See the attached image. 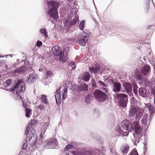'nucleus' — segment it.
Returning <instances> with one entry per match:
<instances>
[{"label": "nucleus", "mask_w": 155, "mask_h": 155, "mask_svg": "<svg viewBox=\"0 0 155 155\" xmlns=\"http://www.w3.org/2000/svg\"><path fill=\"white\" fill-rule=\"evenodd\" d=\"M16 65V63H15L13 64V67H15V66Z\"/></svg>", "instance_id": "338daca9"}, {"label": "nucleus", "mask_w": 155, "mask_h": 155, "mask_svg": "<svg viewBox=\"0 0 155 155\" xmlns=\"http://www.w3.org/2000/svg\"><path fill=\"white\" fill-rule=\"evenodd\" d=\"M29 132V128L28 127H27L25 130V135H26V136L28 134Z\"/></svg>", "instance_id": "8fccbe9b"}, {"label": "nucleus", "mask_w": 155, "mask_h": 155, "mask_svg": "<svg viewBox=\"0 0 155 155\" xmlns=\"http://www.w3.org/2000/svg\"><path fill=\"white\" fill-rule=\"evenodd\" d=\"M81 79L85 82L89 81L90 78V74L88 71L84 72L80 75Z\"/></svg>", "instance_id": "ddd939ff"}, {"label": "nucleus", "mask_w": 155, "mask_h": 155, "mask_svg": "<svg viewBox=\"0 0 155 155\" xmlns=\"http://www.w3.org/2000/svg\"><path fill=\"white\" fill-rule=\"evenodd\" d=\"M89 95H87V96H86V98H85V99H86V100H87V99H88V98H89Z\"/></svg>", "instance_id": "052dcab7"}, {"label": "nucleus", "mask_w": 155, "mask_h": 155, "mask_svg": "<svg viewBox=\"0 0 155 155\" xmlns=\"http://www.w3.org/2000/svg\"><path fill=\"white\" fill-rule=\"evenodd\" d=\"M152 2L153 3V6H154V7L155 8V5L154 4V2H153V0H152Z\"/></svg>", "instance_id": "e2e57ef3"}, {"label": "nucleus", "mask_w": 155, "mask_h": 155, "mask_svg": "<svg viewBox=\"0 0 155 155\" xmlns=\"http://www.w3.org/2000/svg\"><path fill=\"white\" fill-rule=\"evenodd\" d=\"M25 85L23 84V85H21L20 87V91L21 92H24L25 91Z\"/></svg>", "instance_id": "37998d69"}, {"label": "nucleus", "mask_w": 155, "mask_h": 155, "mask_svg": "<svg viewBox=\"0 0 155 155\" xmlns=\"http://www.w3.org/2000/svg\"><path fill=\"white\" fill-rule=\"evenodd\" d=\"M35 130L32 129L30 133L29 137L28 140L30 141L32 139V142L30 143V145L33 147H35L37 145V141L38 139V137L37 136H35Z\"/></svg>", "instance_id": "0eeeda50"}, {"label": "nucleus", "mask_w": 155, "mask_h": 155, "mask_svg": "<svg viewBox=\"0 0 155 155\" xmlns=\"http://www.w3.org/2000/svg\"><path fill=\"white\" fill-rule=\"evenodd\" d=\"M123 86L126 90L127 92L130 95L133 94L132 93V86L131 84L126 82H123L122 84Z\"/></svg>", "instance_id": "f8f14e48"}, {"label": "nucleus", "mask_w": 155, "mask_h": 155, "mask_svg": "<svg viewBox=\"0 0 155 155\" xmlns=\"http://www.w3.org/2000/svg\"><path fill=\"white\" fill-rule=\"evenodd\" d=\"M72 153L74 155H104L102 153L101 150L98 149L94 150L78 149L76 151H73Z\"/></svg>", "instance_id": "7ed1b4c3"}, {"label": "nucleus", "mask_w": 155, "mask_h": 155, "mask_svg": "<svg viewBox=\"0 0 155 155\" xmlns=\"http://www.w3.org/2000/svg\"><path fill=\"white\" fill-rule=\"evenodd\" d=\"M27 142V139H25V142L23 143L22 148V150H25L26 149L28 146Z\"/></svg>", "instance_id": "58836bf2"}, {"label": "nucleus", "mask_w": 155, "mask_h": 155, "mask_svg": "<svg viewBox=\"0 0 155 155\" xmlns=\"http://www.w3.org/2000/svg\"><path fill=\"white\" fill-rule=\"evenodd\" d=\"M91 86L95 88H98V86L97 84V80L96 81L94 79H91Z\"/></svg>", "instance_id": "bb28decb"}, {"label": "nucleus", "mask_w": 155, "mask_h": 155, "mask_svg": "<svg viewBox=\"0 0 155 155\" xmlns=\"http://www.w3.org/2000/svg\"><path fill=\"white\" fill-rule=\"evenodd\" d=\"M5 63V61H0V64H3Z\"/></svg>", "instance_id": "bf43d9fd"}, {"label": "nucleus", "mask_w": 155, "mask_h": 155, "mask_svg": "<svg viewBox=\"0 0 155 155\" xmlns=\"http://www.w3.org/2000/svg\"><path fill=\"white\" fill-rule=\"evenodd\" d=\"M58 143V142L56 138H51L47 140L46 146L51 149L56 148Z\"/></svg>", "instance_id": "1a4fd4ad"}, {"label": "nucleus", "mask_w": 155, "mask_h": 155, "mask_svg": "<svg viewBox=\"0 0 155 155\" xmlns=\"http://www.w3.org/2000/svg\"><path fill=\"white\" fill-rule=\"evenodd\" d=\"M48 6H50L51 8L48 11V18L53 24H55L59 18L58 9L59 5L58 2H55L54 0H46Z\"/></svg>", "instance_id": "f03ea898"}, {"label": "nucleus", "mask_w": 155, "mask_h": 155, "mask_svg": "<svg viewBox=\"0 0 155 155\" xmlns=\"http://www.w3.org/2000/svg\"><path fill=\"white\" fill-rule=\"evenodd\" d=\"M73 148H75L74 147V146L73 144H71L70 143V144H68L65 147L64 149V151H67L70 149H72Z\"/></svg>", "instance_id": "2f4dec72"}, {"label": "nucleus", "mask_w": 155, "mask_h": 155, "mask_svg": "<svg viewBox=\"0 0 155 155\" xmlns=\"http://www.w3.org/2000/svg\"><path fill=\"white\" fill-rule=\"evenodd\" d=\"M117 98L119 100L120 106L126 107L128 102V96L124 94H119L116 96Z\"/></svg>", "instance_id": "423d86ee"}, {"label": "nucleus", "mask_w": 155, "mask_h": 155, "mask_svg": "<svg viewBox=\"0 0 155 155\" xmlns=\"http://www.w3.org/2000/svg\"><path fill=\"white\" fill-rule=\"evenodd\" d=\"M41 97L42 101L43 103L46 104L48 103V101L47 99V96L45 95H42Z\"/></svg>", "instance_id": "c756f323"}, {"label": "nucleus", "mask_w": 155, "mask_h": 155, "mask_svg": "<svg viewBox=\"0 0 155 155\" xmlns=\"http://www.w3.org/2000/svg\"><path fill=\"white\" fill-rule=\"evenodd\" d=\"M109 82L111 84H114V83H115L114 82L113 80L111 79H109L108 80Z\"/></svg>", "instance_id": "5fc2aeb1"}, {"label": "nucleus", "mask_w": 155, "mask_h": 155, "mask_svg": "<svg viewBox=\"0 0 155 155\" xmlns=\"http://www.w3.org/2000/svg\"><path fill=\"white\" fill-rule=\"evenodd\" d=\"M88 86L86 84L80 85L78 86V91L79 92L88 90Z\"/></svg>", "instance_id": "a211bd4d"}, {"label": "nucleus", "mask_w": 155, "mask_h": 155, "mask_svg": "<svg viewBox=\"0 0 155 155\" xmlns=\"http://www.w3.org/2000/svg\"><path fill=\"white\" fill-rule=\"evenodd\" d=\"M64 25L68 28H70V26L72 25L70 20H68V19L65 20L64 22Z\"/></svg>", "instance_id": "c85d7f7f"}, {"label": "nucleus", "mask_w": 155, "mask_h": 155, "mask_svg": "<svg viewBox=\"0 0 155 155\" xmlns=\"http://www.w3.org/2000/svg\"><path fill=\"white\" fill-rule=\"evenodd\" d=\"M42 45V42L40 41H38L36 43V45L38 47L41 46Z\"/></svg>", "instance_id": "c03bdc74"}, {"label": "nucleus", "mask_w": 155, "mask_h": 155, "mask_svg": "<svg viewBox=\"0 0 155 155\" xmlns=\"http://www.w3.org/2000/svg\"><path fill=\"white\" fill-rule=\"evenodd\" d=\"M67 92H68L67 87L66 86H64V87L63 93H67Z\"/></svg>", "instance_id": "864d4df0"}, {"label": "nucleus", "mask_w": 155, "mask_h": 155, "mask_svg": "<svg viewBox=\"0 0 155 155\" xmlns=\"http://www.w3.org/2000/svg\"><path fill=\"white\" fill-rule=\"evenodd\" d=\"M138 92L140 96L143 97H147V90L145 87H142L139 88Z\"/></svg>", "instance_id": "f3484780"}, {"label": "nucleus", "mask_w": 155, "mask_h": 155, "mask_svg": "<svg viewBox=\"0 0 155 155\" xmlns=\"http://www.w3.org/2000/svg\"><path fill=\"white\" fill-rule=\"evenodd\" d=\"M4 57H5V56H0V58H4Z\"/></svg>", "instance_id": "69168bd1"}, {"label": "nucleus", "mask_w": 155, "mask_h": 155, "mask_svg": "<svg viewBox=\"0 0 155 155\" xmlns=\"http://www.w3.org/2000/svg\"><path fill=\"white\" fill-rule=\"evenodd\" d=\"M149 90L150 92L155 96V83L152 84L149 87Z\"/></svg>", "instance_id": "5701e85b"}, {"label": "nucleus", "mask_w": 155, "mask_h": 155, "mask_svg": "<svg viewBox=\"0 0 155 155\" xmlns=\"http://www.w3.org/2000/svg\"><path fill=\"white\" fill-rule=\"evenodd\" d=\"M70 143L71 144H73L74 146V145L77 146L78 145V143L75 142H71Z\"/></svg>", "instance_id": "6e6d98bb"}, {"label": "nucleus", "mask_w": 155, "mask_h": 155, "mask_svg": "<svg viewBox=\"0 0 155 155\" xmlns=\"http://www.w3.org/2000/svg\"><path fill=\"white\" fill-rule=\"evenodd\" d=\"M90 33L84 32L81 34L78 38L79 43L80 45L84 46L89 39V36Z\"/></svg>", "instance_id": "6e6552de"}, {"label": "nucleus", "mask_w": 155, "mask_h": 155, "mask_svg": "<svg viewBox=\"0 0 155 155\" xmlns=\"http://www.w3.org/2000/svg\"><path fill=\"white\" fill-rule=\"evenodd\" d=\"M69 65L72 68V69H74L76 67L75 63L73 61H71L69 63Z\"/></svg>", "instance_id": "ea45409f"}, {"label": "nucleus", "mask_w": 155, "mask_h": 155, "mask_svg": "<svg viewBox=\"0 0 155 155\" xmlns=\"http://www.w3.org/2000/svg\"><path fill=\"white\" fill-rule=\"evenodd\" d=\"M97 82L98 86V87L99 86L102 87H107L108 86L107 85L105 84L104 82L100 80H97Z\"/></svg>", "instance_id": "393cba45"}, {"label": "nucleus", "mask_w": 155, "mask_h": 155, "mask_svg": "<svg viewBox=\"0 0 155 155\" xmlns=\"http://www.w3.org/2000/svg\"><path fill=\"white\" fill-rule=\"evenodd\" d=\"M103 90L104 91L106 92L107 91V89L106 88H103Z\"/></svg>", "instance_id": "13d9d810"}, {"label": "nucleus", "mask_w": 155, "mask_h": 155, "mask_svg": "<svg viewBox=\"0 0 155 155\" xmlns=\"http://www.w3.org/2000/svg\"><path fill=\"white\" fill-rule=\"evenodd\" d=\"M51 51H52V54L55 56H59V60L61 62L63 63L65 62L67 59V56L63 58L62 55L63 54L62 53V49L58 45H56L53 46L51 49Z\"/></svg>", "instance_id": "20e7f679"}, {"label": "nucleus", "mask_w": 155, "mask_h": 155, "mask_svg": "<svg viewBox=\"0 0 155 155\" xmlns=\"http://www.w3.org/2000/svg\"><path fill=\"white\" fill-rule=\"evenodd\" d=\"M121 84L119 82H115L113 84L112 91L116 93L120 92L121 91Z\"/></svg>", "instance_id": "dca6fc26"}, {"label": "nucleus", "mask_w": 155, "mask_h": 155, "mask_svg": "<svg viewBox=\"0 0 155 155\" xmlns=\"http://www.w3.org/2000/svg\"><path fill=\"white\" fill-rule=\"evenodd\" d=\"M38 75L35 73L30 74H29L26 82L28 84H30L35 82L38 79Z\"/></svg>", "instance_id": "9b49d317"}, {"label": "nucleus", "mask_w": 155, "mask_h": 155, "mask_svg": "<svg viewBox=\"0 0 155 155\" xmlns=\"http://www.w3.org/2000/svg\"><path fill=\"white\" fill-rule=\"evenodd\" d=\"M129 149L128 145H126L124 147V149L122 150L123 153H127Z\"/></svg>", "instance_id": "72a5a7b5"}, {"label": "nucleus", "mask_w": 155, "mask_h": 155, "mask_svg": "<svg viewBox=\"0 0 155 155\" xmlns=\"http://www.w3.org/2000/svg\"><path fill=\"white\" fill-rule=\"evenodd\" d=\"M16 61H17V62H19V59H17L16 60Z\"/></svg>", "instance_id": "774afa93"}, {"label": "nucleus", "mask_w": 155, "mask_h": 155, "mask_svg": "<svg viewBox=\"0 0 155 155\" xmlns=\"http://www.w3.org/2000/svg\"><path fill=\"white\" fill-rule=\"evenodd\" d=\"M37 108L40 110H43L45 109V107L42 105H39L37 107Z\"/></svg>", "instance_id": "09e8293b"}, {"label": "nucleus", "mask_w": 155, "mask_h": 155, "mask_svg": "<svg viewBox=\"0 0 155 155\" xmlns=\"http://www.w3.org/2000/svg\"><path fill=\"white\" fill-rule=\"evenodd\" d=\"M150 70V68L149 65L147 64L144 65L141 69L142 73L144 74H146L148 73Z\"/></svg>", "instance_id": "aec40b11"}, {"label": "nucleus", "mask_w": 155, "mask_h": 155, "mask_svg": "<svg viewBox=\"0 0 155 155\" xmlns=\"http://www.w3.org/2000/svg\"><path fill=\"white\" fill-rule=\"evenodd\" d=\"M61 88V87H60L58 89L56 90L55 92V97L56 102L58 105H59L61 101V94L60 93V89Z\"/></svg>", "instance_id": "9d476101"}, {"label": "nucleus", "mask_w": 155, "mask_h": 155, "mask_svg": "<svg viewBox=\"0 0 155 155\" xmlns=\"http://www.w3.org/2000/svg\"><path fill=\"white\" fill-rule=\"evenodd\" d=\"M131 85L133 87V91L135 96L138 95V91L137 90L138 88L137 84L135 81H131Z\"/></svg>", "instance_id": "6ab92c4d"}, {"label": "nucleus", "mask_w": 155, "mask_h": 155, "mask_svg": "<svg viewBox=\"0 0 155 155\" xmlns=\"http://www.w3.org/2000/svg\"><path fill=\"white\" fill-rule=\"evenodd\" d=\"M131 105L130 107L131 106H134V105L135 103L136 102L137 100H135V98L134 97H133L131 100Z\"/></svg>", "instance_id": "a19ab883"}, {"label": "nucleus", "mask_w": 155, "mask_h": 155, "mask_svg": "<svg viewBox=\"0 0 155 155\" xmlns=\"http://www.w3.org/2000/svg\"><path fill=\"white\" fill-rule=\"evenodd\" d=\"M153 114H151L150 113V115L149 116V120L150 121H151V120H152V119L153 118Z\"/></svg>", "instance_id": "603ef678"}, {"label": "nucleus", "mask_w": 155, "mask_h": 155, "mask_svg": "<svg viewBox=\"0 0 155 155\" xmlns=\"http://www.w3.org/2000/svg\"><path fill=\"white\" fill-rule=\"evenodd\" d=\"M20 92L19 90H17L15 92V94L17 95V97H19L21 100H22V98L21 96V95L20 94Z\"/></svg>", "instance_id": "79ce46f5"}, {"label": "nucleus", "mask_w": 155, "mask_h": 155, "mask_svg": "<svg viewBox=\"0 0 155 155\" xmlns=\"http://www.w3.org/2000/svg\"><path fill=\"white\" fill-rule=\"evenodd\" d=\"M93 94L95 100L98 102H103L108 98V96L105 93L98 89L94 92Z\"/></svg>", "instance_id": "39448f33"}, {"label": "nucleus", "mask_w": 155, "mask_h": 155, "mask_svg": "<svg viewBox=\"0 0 155 155\" xmlns=\"http://www.w3.org/2000/svg\"><path fill=\"white\" fill-rule=\"evenodd\" d=\"M39 32L40 33L42 34L45 38H48V37L47 30L45 28H42L40 29Z\"/></svg>", "instance_id": "a878e982"}, {"label": "nucleus", "mask_w": 155, "mask_h": 155, "mask_svg": "<svg viewBox=\"0 0 155 155\" xmlns=\"http://www.w3.org/2000/svg\"><path fill=\"white\" fill-rule=\"evenodd\" d=\"M23 82L22 80H18L17 82L15 84H13L11 86V88L9 90H10L9 91L10 92L14 91L16 89L18 88L21 84H22L23 83Z\"/></svg>", "instance_id": "4468645a"}, {"label": "nucleus", "mask_w": 155, "mask_h": 155, "mask_svg": "<svg viewBox=\"0 0 155 155\" xmlns=\"http://www.w3.org/2000/svg\"><path fill=\"white\" fill-rule=\"evenodd\" d=\"M4 56H5L6 57H7V56H11V57H12V54H8V55H4Z\"/></svg>", "instance_id": "680f3d73"}, {"label": "nucleus", "mask_w": 155, "mask_h": 155, "mask_svg": "<svg viewBox=\"0 0 155 155\" xmlns=\"http://www.w3.org/2000/svg\"><path fill=\"white\" fill-rule=\"evenodd\" d=\"M22 105L23 106L25 107V109H26V108H28L27 106L28 105H27L26 102H24V101L23 100H22Z\"/></svg>", "instance_id": "3c124183"}, {"label": "nucleus", "mask_w": 155, "mask_h": 155, "mask_svg": "<svg viewBox=\"0 0 155 155\" xmlns=\"http://www.w3.org/2000/svg\"><path fill=\"white\" fill-rule=\"evenodd\" d=\"M147 116H144L142 119V123L144 125H146L147 120Z\"/></svg>", "instance_id": "4c0bfd02"}, {"label": "nucleus", "mask_w": 155, "mask_h": 155, "mask_svg": "<svg viewBox=\"0 0 155 155\" xmlns=\"http://www.w3.org/2000/svg\"><path fill=\"white\" fill-rule=\"evenodd\" d=\"M44 139V137L41 132L40 134V137L38 141L40 142L38 143V145H41L42 144V142Z\"/></svg>", "instance_id": "473e14b6"}, {"label": "nucleus", "mask_w": 155, "mask_h": 155, "mask_svg": "<svg viewBox=\"0 0 155 155\" xmlns=\"http://www.w3.org/2000/svg\"><path fill=\"white\" fill-rule=\"evenodd\" d=\"M46 74L48 76H51L52 75V72L50 71H48L46 72Z\"/></svg>", "instance_id": "de8ad7c7"}, {"label": "nucleus", "mask_w": 155, "mask_h": 155, "mask_svg": "<svg viewBox=\"0 0 155 155\" xmlns=\"http://www.w3.org/2000/svg\"><path fill=\"white\" fill-rule=\"evenodd\" d=\"M67 93H63L62 94V99L63 100H64L67 97Z\"/></svg>", "instance_id": "49530a36"}, {"label": "nucleus", "mask_w": 155, "mask_h": 155, "mask_svg": "<svg viewBox=\"0 0 155 155\" xmlns=\"http://www.w3.org/2000/svg\"><path fill=\"white\" fill-rule=\"evenodd\" d=\"M12 79L9 78L7 79L5 82L3 84V85L4 86L6 87L9 86H10L12 83Z\"/></svg>", "instance_id": "b1692460"}, {"label": "nucleus", "mask_w": 155, "mask_h": 155, "mask_svg": "<svg viewBox=\"0 0 155 155\" xmlns=\"http://www.w3.org/2000/svg\"><path fill=\"white\" fill-rule=\"evenodd\" d=\"M92 19H93V20H94V21H95V22H96V20L94 17L92 18Z\"/></svg>", "instance_id": "0e129e2a"}, {"label": "nucleus", "mask_w": 155, "mask_h": 155, "mask_svg": "<svg viewBox=\"0 0 155 155\" xmlns=\"http://www.w3.org/2000/svg\"><path fill=\"white\" fill-rule=\"evenodd\" d=\"M27 69L25 65H23L14 70L13 73L15 75L17 73L22 74L25 72Z\"/></svg>", "instance_id": "2eb2a0df"}, {"label": "nucleus", "mask_w": 155, "mask_h": 155, "mask_svg": "<svg viewBox=\"0 0 155 155\" xmlns=\"http://www.w3.org/2000/svg\"><path fill=\"white\" fill-rule=\"evenodd\" d=\"M79 21V19L78 17H74L73 20L71 21V25H73L75 24L77 22H78Z\"/></svg>", "instance_id": "f704fd0d"}, {"label": "nucleus", "mask_w": 155, "mask_h": 155, "mask_svg": "<svg viewBox=\"0 0 155 155\" xmlns=\"http://www.w3.org/2000/svg\"><path fill=\"white\" fill-rule=\"evenodd\" d=\"M84 21L83 20L79 25V28L81 30H82L84 29Z\"/></svg>", "instance_id": "c9c22d12"}, {"label": "nucleus", "mask_w": 155, "mask_h": 155, "mask_svg": "<svg viewBox=\"0 0 155 155\" xmlns=\"http://www.w3.org/2000/svg\"><path fill=\"white\" fill-rule=\"evenodd\" d=\"M154 27V26L153 25H150L148 26V29H150V28H153Z\"/></svg>", "instance_id": "4d7b16f0"}, {"label": "nucleus", "mask_w": 155, "mask_h": 155, "mask_svg": "<svg viewBox=\"0 0 155 155\" xmlns=\"http://www.w3.org/2000/svg\"><path fill=\"white\" fill-rule=\"evenodd\" d=\"M128 155H139L137 150L135 149L133 150Z\"/></svg>", "instance_id": "e433bc0d"}, {"label": "nucleus", "mask_w": 155, "mask_h": 155, "mask_svg": "<svg viewBox=\"0 0 155 155\" xmlns=\"http://www.w3.org/2000/svg\"><path fill=\"white\" fill-rule=\"evenodd\" d=\"M69 49L68 48H64L63 51H62V53L63 54L62 55V56H63V58H64L65 57L67 56V58L68 54L69 52Z\"/></svg>", "instance_id": "cd10ccee"}, {"label": "nucleus", "mask_w": 155, "mask_h": 155, "mask_svg": "<svg viewBox=\"0 0 155 155\" xmlns=\"http://www.w3.org/2000/svg\"><path fill=\"white\" fill-rule=\"evenodd\" d=\"M37 123V122L36 121L34 120L31 121L30 123H29L28 124H30V125L32 126L36 124Z\"/></svg>", "instance_id": "a18cd8bd"}, {"label": "nucleus", "mask_w": 155, "mask_h": 155, "mask_svg": "<svg viewBox=\"0 0 155 155\" xmlns=\"http://www.w3.org/2000/svg\"><path fill=\"white\" fill-rule=\"evenodd\" d=\"M25 111L26 117L28 118L30 117V114L31 111V110L30 109L26 108Z\"/></svg>", "instance_id": "7c9ffc66"}, {"label": "nucleus", "mask_w": 155, "mask_h": 155, "mask_svg": "<svg viewBox=\"0 0 155 155\" xmlns=\"http://www.w3.org/2000/svg\"><path fill=\"white\" fill-rule=\"evenodd\" d=\"M101 67L99 66L92 67H89V71L91 73H96L98 71H100Z\"/></svg>", "instance_id": "412c9836"}, {"label": "nucleus", "mask_w": 155, "mask_h": 155, "mask_svg": "<svg viewBox=\"0 0 155 155\" xmlns=\"http://www.w3.org/2000/svg\"><path fill=\"white\" fill-rule=\"evenodd\" d=\"M129 112V117L134 121L131 122L128 120H124L121 122L120 126H117L116 130L118 134L123 136H127L129 132L133 130L134 132L133 134L134 138V143L136 146L140 142L141 137H143L144 140L145 139V135L141 133L142 131L139 122L143 112L142 111L137 109L135 106L130 107Z\"/></svg>", "instance_id": "f257e3e1"}, {"label": "nucleus", "mask_w": 155, "mask_h": 155, "mask_svg": "<svg viewBox=\"0 0 155 155\" xmlns=\"http://www.w3.org/2000/svg\"><path fill=\"white\" fill-rule=\"evenodd\" d=\"M142 74L138 70H136L135 72V78L138 80H140L142 77Z\"/></svg>", "instance_id": "4be33fe9"}]
</instances>
